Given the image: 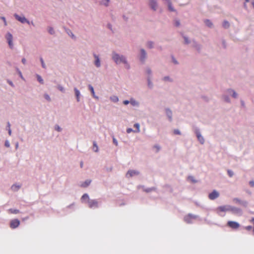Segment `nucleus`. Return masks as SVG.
Instances as JSON below:
<instances>
[{
  "mask_svg": "<svg viewBox=\"0 0 254 254\" xmlns=\"http://www.w3.org/2000/svg\"><path fill=\"white\" fill-rule=\"evenodd\" d=\"M162 80L164 81H169L170 82H173V79L171 78L169 76H165L162 78Z\"/></svg>",
  "mask_w": 254,
  "mask_h": 254,
  "instance_id": "36",
  "label": "nucleus"
},
{
  "mask_svg": "<svg viewBox=\"0 0 254 254\" xmlns=\"http://www.w3.org/2000/svg\"><path fill=\"white\" fill-rule=\"evenodd\" d=\"M167 4H168V8L170 11H172V12L176 11V9L173 7L171 1H168L167 2Z\"/></svg>",
  "mask_w": 254,
  "mask_h": 254,
  "instance_id": "30",
  "label": "nucleus"
},
{
  "mask_svg": "<svg viewBox=\"0 0 254 254\" xmlns=\"http://www.w3.org/2000/svg\"><path fill=\"white\" fill-rule=\"evenodd\" d=\"M57 88L62 92H63V93L65 92V89H64V87L63 86H62L61 85H60V84L58 85L57 86Z\"/></svg>",
  "mask_w": 254,
  "mask_h": 254,
  "instance_id": "47",
  "label": "nucleus"
},
{
  "mask_svg": "<svg viewBox=\"0 0 254 254\" xmlns=\"http://www.w3.org/2000/svg\"><path fill=\"white\" fill-rule=\"evenodd\" d=\"M219 196V193L216 190H213L209 193L208 197L211 200H214Z\"/></svg>",
  "mask_w": 254,
  "mask_h": 254,
  "instance_id": "15",
  "label": "nucleus"
},
{
  "mask_svg": "<svg viewBox=\"0 0 254 254\" xmlns=\"http://www.w3.org/2000/svg\"><path fill=\"white\" fill-rule=\"evenodd\" d=\"M74 91L77 102H80V97L81 96L80 91L76 87H74Z\"/></svg>",
  "mask_w": 254,
  "mask_h": 254,
  "instance_id": "21",
  "label": "nucleus"
},
{
  "mask_svg": "<svg viewBox=\"0 0 254 254\" xmlns=\"http://www.w3.org/2000/svg\"><path fill=\"white\" fill-rule=\"evenodd\" d=\"M110 99L112 102L114 103H117L119 101V98L117 96L115 95L111 96Z\"/></svg>",
  "mask_w": 254,
  "mask_h": 254,
  "instance_id": "40",
  "label": "nucleus"
},
{
  "mask_svg": "<svg viewBox=\"0 0 254 254\" xmlns=\"http://www.w3.org/2000/svg\"><path fill=\"white\" fill-rule=\"evenodd\" d=\"M222 26L225 29H228L230 27V23L227 20H224L222 23Z\"/></svg>",
  "mask_w": 254,
  "mask_h": 254,
  "instance_id": "34",
  "label": "nucleus"
},
{
  "mask_svg": "<svg viewBox=\"0 0 254 254\" xmlns=\"http://www.w3.org/2000/svg\"><path fill=\"white\" fill-rule=\"evenodd\" d=\"M134 132V130H133V129L132 128H127V133H130V132Z\"/></svg>",
  "mask_w": 254,
  "mask_h": 254,
  "instance_id": "58",
  "label": "nucleus"
},
{
  "mask_svg": "<svg viewBox=\"0 0 254 254\" xmlns=\"http://www.w3.org/2000/svg\"><path fill=\"white\" fill-rule=\"evenodd\" d=\"M0 18L1 19H2L3 20V21L4 22V25L5 26L7 25V23H6V21L5 18L4 17H3V16H0Z\"/></svg>",
  "mask_w": 254,
  "mask_h": 254,
  "instance_id": "59",
  "label": "nucleus"
},
{
  "mask_svg": "<svg viewBox=\"0 0 254 254\" xmlns=\"http://www.w3.org/2000/svg\"><path fill=\"white\" fill-rule=\"evenodd\" d=\"M173 132L175 134H177V135H181V131L178 129H175L174 130Z\"/></svg>",
  "mask_w": 254,
  "mask_h": 254,
  "instance_id": "52",
  "label": "nucleus"
},
{
  "mask_svg": "<svg viewBox=\"0 0 254 254\" xmlns=\"http://www.w3.org/2000/svg\"><path fill=\"white\" fill-rule=\"evenodd\" d=\"M89 197L87 193H84L83 194V195L81 196V200L82 202L84 201L85 200H87V201L89 200Z\"/></svg>",
  "mask_w": 254,
  "mask_h": 254,
  "instance_id": "33",
  "label": "nucleus"
},
{
  "mask_svg": "<svg viewBox=\"0 0 254 254\" xmlns=\"http://www.w3.org/2000/svg\"><path fill=\"white\" fill-rule=\"evenodd\" d=\"M151 79L152 78H150V77H146V79H147V86L150 89H152L153 88V84L152 82L151 81Z\"/></svg>",
  "mask_w": 254,
  "mask_h": 254,
  "instance_id": "23",
  "label": "nucleus"
},
{
  "mask_svg": "<svg viewBox=\"0 0 254 254\" xmlns=\"http://www.w3.org/2000/svg\"><path fill=\"white\" fill-rule=\"evenodd\" d=\"M181 34L182 37L183 38V39H184V41H185L184 44H185L188 45L190 43L191 41H190L187 36L184 35V34L182 33H181Z\"/></svg>",
  "mask_w": 254,
  "mask_h": 254,
  "instance_id": "26",
  "label": "nucleus"
},
{
  "mask_svg": "<svg viewBox=\"0 0 254 254\" xmlns=\"http://www.w3.org/2000/svg\"><path fill=\"white\" fill-rule=\"evenodd\" d=\"M7 212L11 214H18L20 212V211L17 209L10 208L7 210Z\"/></svg>",
  "mask_w": 254,
  "mask_h": 254,
  "instance_id": "28",
  "label": "nucleus"
},
{
  "mask_svg": "<svg viewBox=\"0 0 254 254\" xmlns=\"http://www.w3.org/2000/svg\"><path fill=\"white\" fill-rule=\"evenodd\" d=\"M40 61L42 67L44 69H46L47 66L44 63V60L42 58V57H40Z\"/></svg>",
  "mask_w": 254,
  "mask_h": 254,
  "instance_id": "45",
  "label": "nucleus"
},
{
  "mask_svg": "<svg viewBox=\"0 0 254 254\" xmlns=\"http://www.w3.org/2000/svg\"><path fill=\"white\" fill-rule=\"evenodd\" d=\"M113 143H114L116 146H118V141H117V140L115 138V137H114V136H113Z\"/></svg>",
  "mask_w": 254,
  "mask_h": 254,
  "instance_id": "55",
  "label": "nucleus"
},
{
  "mask_svg": "<svg viewBox=\"0 0 254 254\" xmlns=\"http://www.w3.org/2000/svg\"><path fill=\"white\" fill-rule=\"evenodd\" d=\"M20 222L18 219H14L10 221L9 227L11 229H15L20 225Z\"/></svg>",
  "mask_w": 254,
  "mask_h": 254,
  "instance_id": "11",
  "label": "nucleus"
},
{
  "mask_svg": "<svg viewBox=\"0 0 254 254\" xmlns=\"http://www.w3.org/2000/svg\"><path fill=\"white\" fill-rule=\"evenodd\" d=\"M189 179H190L191 181L193 183H196L197 182V181L195 180L192 176H189Z\"/></svg>",
  "mask_w": 254,
  "mask_h": 254,
  "instance_id": "56",
  "label": "nucleus"
},
{
  "mask_svg": "<svg viewBox=\"0 0 254 254\" xmlns=\"http://www.w3.org/2000/svg\"><path fill=\"white\" fill-rule=\"evenodd\" d=\"M227 225L229 227L234 230L237 229L240 226L238 222L233 221H228L227 222Z\"/></svg>",
  "mask_w": 254,
  "mask_h": 254,
  "instance_id": "12",
  "label": "nucleus"
},
{
  "mask_svg": "<svg viewBox=\"0 0 254 254\" xmlns=\"http://www.w3.org/2000/svg\"><path fill=\"white\" fill-rule=\"evenodd\" d=\"M36 78H37V81L41 84H43L44 83V80L43 79V78H42V77L38 74H36Z\"/></svg>",
  "mask_w": 254,
  "mask_h": 254,
  "instance_id": "35",
  "label": "nucleus"
},
{
  "mask_svg": "<svg viewBox=\"0 0 254 254\" xmlns=\"http://www.w3.org/2000/svg\"><path fill=\"white\" fill-rule=\"evenodd\" d=\"M226 93L229 95L232 96L234 98L238 97V94L232 89L229 88L226 90Z\"/></svg>",
  "mask_w": 254,
  "mask_h": 254,
  "instance_id": "18",
  "label": "nucleus"
},
{
  "mask_svg": "<svg viewBox=\"0 0 254 254\" xmlns=\"http://www.w3.org/2000/svg\"><path fill=\"white\" fill-rule=\"evenodd\" d=\"M146 46L147 48L152 49L154 47V42L152 41H148L146 42Z\"/></svg>",
  "mask_w": 254,
  "mask_h": 254,
  "instance_id": "25",
  "label": "nucleus"
},
{
  "mask_svg": "<svg viewBox=\"0 0 254 254\" xmlns=\"http://www.w3.org/2000/svg\"><path fill=\"white\" fill-rule=\"evenodd\" d=\"M231 213L235 215L239 216H242L243 214L241 208L232 206L231 208Z\"/></svg>",
  "mask_w": 254,
  "mask_h": 254,
  "instance_id": "9",
  "label": "nucleus"
},
{
  "mask_svg": "<svg viewBox=\"0 0 254 254\" xmlns=\"http://www.w3.org/2000/svg\"><path fill=\"white\" fill-rule=\"evenodd\" d=\"M165 110L166 115L168 119V120L170 122H172L173 120L172 111L170 110V109H169L168 108H165Z\"/></svg>",
  "mask_w": 254,
  "mask_h": 254,
  "instance_id": "17",
  "label": "nucleus"
},
{
  "mask_svg": "<svg viewBox=\"0 0 254 254\" xmlns=\"http://www.w3.org/2000/svg\"><path fill=\"white\" fill-rule=\"evenodd\" d=\"M15 18L20 22L22 24L27 23L28 25H30V21L28 20L25 16L23 15L20 16L17 13H14L13 15Z\"/></svg>",
  "mask_w": 254,
  "mask_h": 254,
  "instance_id": "5",
  "label": "nucleus"
},
{
  "mask_svg": "<svg viewBox=\"0 0 254 254\" xmlns=\"http://www.w3.org/2000/svg\"><path fill=\"white\" fill-rule=\"evenodd\" d=\"M91 183V180H86V181H85L84 182H83L81 184L80 186L82 188H87L88 186H89L90 185Z\"/></svg>",
  "mask_w": 254,
  "mask_h": 254,
  "instance_id": "24",
  "label": "nucleus"
},
{
  "mask_svg": "<svg viewBox=\"0 0 254 254\" xmlns=\"http://www.w3.org/2000/svg\"><path fill=\"white\" fill-rule=\"evenodd\" d=\"M109 2L110 0H101L100 4L104 5L105 6H108L109 5Z\"/></svg>",
  "mask_w": 254,
  "mask_h": 254,
  "instance_id": "42",
  "label": "nucleus"
},
{
  "mask_svg": "<svg viewBox=\"0 0 254 254\" xmlns=\"http://www.w3.org/2000/svg\"><path fill=\"white\" fill-rule=\"evenodd\" d=\"M16 71L17 72L19 77L22 79H24V77L22 75V72H21V71L19 70V69L18 68V67H16Z\"/></svg>",
  "mask_w": 254,
  "mask_h": 254,
  "instance_id": "49",
  "label": "nucleus"
},
{
  "mask_svg": "<svg viewBox=\"0 0 254 254\" xmlns=\"http://www.w3.org/2000/svg\"><path fill=\"white\" fill-rule=\"evenodd\" d=\"M146 73L148 75V76L147 77H150V78H152V70L150 67H146Z\"/></svg>",
  "mask_w": 254,
  "mask_h": 254,
  "instance_id": "32",
  "label": "nucleus"
},
{
  "mask_svg": "<svg viewBox=\"0 0 254 254\" xmlns=\"http://www.w3.org/2000/svg\"><path fill=\"white\" fill-rule=\"evenodd\" d=\"M55 129L58 132H61L62 130V128L58 125H55Z\"/></svg>",
  "mask_w": 254,
  "mask_h": 254,
  "instance_id": "50",
  "label": "nucleus"
},
{
  "mask_svg": "<svg viewBox=\"0 0 254 254\" xmlns=\"http://www.w3.org/2000/svg\"><path fill=\"white\" fill-rule=\"evenodd\" d=\"M222 97L225 102H226L227 103H230L231 100H230V98L229 97L228 95L224 94L222 96Z\"/></svg>",
  "mask_w": 254,
  "mask_h": 254,
  "instance_id": "39",
  "label": "nucleus"
},
{
  "mask_svg": "<svg viewBox=\"0 0 254 254\" xmlns=\"http://www.w3.org/2000/svg\"><path fill=\"white\" fill-rule=\"evenodd\" d=\"M227 173H228V175H229V176L230 177H232L234 175V172L233 171L231 170H227Z\"/></svg>",
  "mask_w": 254,
  "mask_h": 254,
  "instance_id": "51",
  "label": "nucleus"
},
{
  "mask_svg": "<svg viewBox=\"0 0 254 254\" xmlns=\"http://www.w3.org/2000/svg\"><path fill=\"white\" fill-rule=\"evenodd\" d=\"M233 201L235 204L240 205L245 208L248 207L249 202L247 200L241 199L238 197H235L233 199Z\"/></svg>",
  "mask_w": 254,
  "mask_h": 254,
  "instance_id": "4",
  "label": "nucleus"
},
{
  "mask_svg": "<svg viewBox=\"0 0 254 254\" xmlns=\"http://www.w3.org/2000/svg\"><path fill=\"white\" fill-rule=\"evenodd\" d=\"M48 31L51 35H54L55 34V30L52 27H48Z\"/></svg>",
  "mask_w": 254,
  "mask_h": 254,
  "instance_id": "44",
  "label": "nucleus"
},
{
  "mask_svg": "<svg viewBox=\"0 0 254 254\" xmlns=\"http://www.w3.org/2000/svg\"><path fill=\"white\" fill-rule=\"evenodd\" d=\"M204 23L209 28H212L213 26L212 22L209 19H205L204 20Z\"/></svg>",
  "mask_w": 254,
  "mask_h": 254,
  "instance_id": "29",
  "label": "nucleus"
},
{
  "mask_svg": "<svg viewBox=\"0 0 254 254\" xmlns=\"http://www.w3.org/2000/svg\"><path fill=\"white\" fill-rule=\"evenodd\" d=\"M197 215L189 213L188 215L185 216L184 221L188 224H191L192 223V220L197 218Z\"/></svg>",
  "mask_w": 254,
  "mask_h": 254,
  "instance_id": "10",
  "label": "nucleus"
},
{
  "mask_svg": "<svg viewBox=\"0 0 254 254\" xmlns=\"http://www.w3.org/2000/svg\"><path fill=\"white\" fill-rule=\"evenodd\" d=\"M193 130L195 134L196 135L198 141L201 144H203L204 143V139L201 135L199 128L197 127L193 126Z\"/></svg>",
  "mask_w": 254,
  "mask_h": 254,
  "instance_id": "2",
  "label": "nucleus"
},
{
  "mask_svg": "<svg viewBox=\"0 0 254 254\" xmlns=\"http://www.w3.org/2000/svg\"><path fill=\"white\" fill-rule=\"evenodd\" d=\"M147 58V53L144 49L140 50V54L139 59L142 63H144Z\"/></svg>",
  "mask_w": 254,
  "mask_h": 254,
  "instance_id": "13",
  "label": "nucleus"
},
{
  "mask_svg": "<svg viewBox=\"0 0 254 254\" xmlns=\"http://www.w3.org/2000/svg\"><path fill=\"white\" fill-rule=\"evenodd\" d=\"M93 149L94 152H98V147L96 141H93Z\"/></svg>",
  "mask_w": 254,
  "mask_h": 254,
  "instance_id": "41",
  "label": "nucleus"
},
{
  "mask_svg": "<svg viewBox=\"0 0 254 254\" xmlns=\"http://www.w3.org/2000/svg\"><path fill=\"white\" fill-rule=\"evenodd\" d=\"M7 129L8 130V133L9 135H11V130L10 129V124L9 122L7 123Z\"/></svg>",
  "mask_w": 254,
  "mask_h": 254,
  "instance_id": "46",
  "label": "nucleus"
},
{
  "mask_svg": "<svg viewBox=\"0 0 254 254\" xmlns=\"http://www.w3.org/2000/svg\"><path fill=\"white\" fill-rule=\"evenodd\" d=\"M21 187V185H18L17 184H14L11 186V189L13 191H17Z\"/></svg>",
  "mask_w": 254,
  "mask_h": 254,
  "instance_id": "22",
  "label": "nucleus"
},
{
  "mask_svg": "<svg viewBox=\"0 0 254 254\" xmlns=\"http://www.w3.org/2000/svg\"><path fill=\"white\" fill-rule=\"evenodd\" d=\"M112 58L117 64H120L121 63L127 64L126 57L124 55H121L114 51L112 52Z\"/></svg>",
  "mask_w": 254,
  "mask_h": 254,
  "instance_id": "1",
  "label": "nucleus"
},
{
  "mask_svg": "<svg viewBox=\"0 0 254 254\" xmlns=\"http://www.w3.org/2000/svg\"><path fill=\"white\" fill-rule=\"evenodd\" d=\"M173 23H174V26L177 27H179L180 26V25H181V23H180V20L177 19V18L174 19Z\"/></svg>",
  "mask_w": 254,
  "mask_h": 254,
  "instance_id": "37",
  "label": "nucleus"
},
{
  "mask_svg": "<svg viewBox=\"0 0 254 254\" xmlns=\"http://www.w3.org/2000/svg\"><path fill=\"white\" fill-rule=\"evenodd\" d=\"M4 146L6 147H9L10 143L8 140H6L4 142Z\"/></svg>",
  "mask_w": 254,
  "mask_h": 254,
  "instance_id": "57",
  "label": "nucleus"
},
{
  "mask_svg": "<svg viewBox=\"0 0 254 254\" xmlns=\"http://www.w3.org/2000/svg\"><path fill=\"white\" fill-rule=\"evenodd\" d=\"M44 97L45 99L46 100H47V101H51V98H50V96L48 94H45L44 95Z\"/></svg>",
  "mask_w": 254,
  "mask_h": 254,
  "instance_id": "53",
  "label": "nucleus"
},
{
  "mask_svg": "<svg viewBox=\"0 0 254 254\" xmlns=\"http://www.w3.org/2000/svg\"><path fill=\"white\" fill-rule=\"evenodd\" d=\"M232 206L230 205H225L218 206L216 208L217 213L221 216H223L224 215H221L220 214V212H226V211H231Z\"/></svg>",
  "mask_w": 254,
  "mask_h": 254,
  "instance_id": "3",
  "label": "nucleus"
},
{
  "mask_svg": "<svg viewBox=\"0 0 254 254\" xmlns=\"http://www.w3.org/2000/svg\"><path fill=\"white\" fill-rule=\"evenodd\" d=\"M192 43V47L194 48L198 53H201L202 50V46L198 43L195 39L191 40Z\"/></svg>",
  "mask_w": 254,
  "mask_h": 254,
  "instance_id": "7",
  "label": "nucleus"
},
{
  "mask_svg": "<svg viewBox=\"0 0 254 254\" xmlns=\"http://www.w3.org/2000/svg\"><path fill=\"white\" fill-rule=\"evenodd\" d=\"M107 27L108 29H109L113 33H114V31L112 29V25L111 23H109L107 24Z\"/></svg>",
  "mask_w": 254,
  "mask_h": 254,
  "instance_id": "54",
  "label": "nucleus"
},
{
  "mask_svg": "<svg viewBox=\"0 0 254 254\" xmlns=\"http://www.w3.org/2000/svg\"><path fill=\"white\" fill-rule=\"evenodd\" d=\"M139 174V172L137 170H129L127 174V177H132L134 176L138 175Z\"/></svg>",
  "mask_w": 254,
  "mask_h": 254,
  "instance_id": "16",
  "label": "nucleus"
},
{
  "mask_svg": "<svg viewBox=\"0 0 254 254\" xmlns=\"http://www.w3.org/2000/svg\"><path fill=\"white\" fill-rule=\"evenodd\" d=\"M93 56L95 58L94 64L97 67H99L101 66L100 60L98 56L95 54H93Z\"/></svg>",
  "mask_w": 254,
  "mask_h": 254,
  "instance_id": "19",
  "label": "nucleus"
},
{
  "mask_svg": "<svg viewBox=\"0 0 254 254\" xmlns=\"http://www.w3.org/2000/svg\"><path fill=\"white\" fill-rule=\"evenodd\" d=\"M88 88L89 90L91 92V93L93 97L96 99H99L98 96H97L95 95L93 87L91 84H89L88 85Z\"/></svg>",
  "mask_w": 254,
  "mask_h": 254,
  "instance_id": "20",
  "label": "nucleus"
},
{
  "mask_svg": "<svg viewBox=\"0 0 254 254\" xmlns=\"http://www.w3.org/2000/svg\"><path fill=\"white\" fill-rule=\"evenodd\" d=\"M156 190V188L155 187H151V188H148L144 189L143 190L146 192H150L152 191H154Z\"/></svg>",
  "mask_w": 254,
  "mask_h": 254,
  "instance_id": "38",
  "label": "nucleus"
},
{
  "mask_svg": "<svg viewBox=\"0 0 254 254\" xmlns=\"http://www.w3.org/2000/svg\"><path fill=\"white\" fill-rule=\"evenodd\" d=\"M154 147L157 149V151L160 149V147L159 145H155Z\"/></svg>",
  "mask_w": 254,
  "mask_h": 254,
  "instance_id": "64",
  "label": "nucleus"
},
{
  "mask_svg": "<svg viewBox=\"0 0 254 254\" xmlns=\"http://www.w3.org/2000/svg\"><path fill=\"white\" fill-rule=\"evenodd\" d=\"M134 127L136 128V129L134 130L135 133L139 132L140 131V129H139L140 125L138 123H135L134 125Z\"/></svg>",
  "mask_w": 254,
  "mask_h": 254,
  "instance_id": "43",
  "label": "nucleus"
},
{
  "mask_svg": "<svg viewBox=\"0 0 254 254\" xmlns=\"http://www.w3.org/2000/svg\"><path fill=\"white\" fill-rule=\"evenodd\" d=\"M171 59H172V62L175 64H179V62H178V61L175 59V58L174 57V56L173 55H171Z\"/></svg>",
  "mask_w": 254,
  "mask_h": 254,
  "instance_id": "48",
  "label": "nucleus"
},
{
  "mask_svg": "<svg viewBox=\"0 0 254 254\" xmlns=\"http://www.w3.org/2000/svg\"><path fill=\"white\" fill-rule=\"evenodd\" d=\"M66 33L71 37L72 39L75 40L76 36L73 34V33L71 32V31L69 29H67L66 30Z\"/></svg>",
  "mask_w": 254,
  "mask_h": 254,
  "instance_id": "31",
  "label": "nucleus"
},
{
  "mask_svg": "<svg viewBox=\"0 0 254 254\" xmlns=\"http://www.w3.org/2000/svg\"><path fill=\"white\" fill-rule=\"evenodd\" d=\"M130 103L133 106H139V102L136 101L134 98H131L130 99Z\"/></svg>",
  "mask_w": 254,
  "mask_h": 254,
  "instance_id": "27",
  "label": "nucleus"
},
{
  "mask_svg": "<svg viewBox=\"0 0 254 254\" xmlns=\"http://www.w3.org/2000/svg\"><path fill=\"white\" fill-rule=\"evenodd\" d=\"M129 103H130V101L126 100L123 101V104L125 105H128Z\"/></svg>",
  "mask_w": 254,
  "mask_h": 254,
  "instance_id": "62",
  "label": "nucleus"
},
{
  "mask_svg": "<svg viewBox=\"0 0 254 254\" xmlns=\"http://www.w3.org/2000/svg\"><path fill=\"white\" fill-rule=\"evenodd\" d=\"M249 184L252 187H254V181L252 180V181H250Z\"/></svg>",
  "mask_w": 254,
  "mask_h": 254,
  "instance_id": "63",
  "label": "nucleus"
},
{
  "mask_svg": "<svg viewBox=\"0 0 254 254\" xmlns=\"http://www.w3.org/2000/svg\"><path fill=\"white\" fill-rule=\"evenodd\" d=\"M88 204L90 208H97L99 206V202L96 199H89Z\"/></svg>",
  "mask_w": 254,
  "mask_h": 254,
  "instance_id": "8",
  "label": "nucleus"
},
{
  "mask_svg": "<svg viewBox=\"0 0 254 254\" xmlns=\"http://www.w3.org/2000/svg\"><path fill=\"white\" fill-rule=\"evenodd\" d=\"M5 38L6 39V41L8 43L9 47L12 49L13 48V36L9 32H7L5 36Z\"/></svg>",
  "mask_w": 254,
  "mask_h": 254,
  "instance_id": "6",
  "label": "nucleus"
},
{
  "mask_svg": "<svg viewBox=\"0 0 254 254\" xmlns=\"http://www.w3.org/2000/svg\"><path fill=\"white\" fill-rule=\"evenodd\" d=\"M253 227L252 226H248L245 227V229L248 231H250L252 229Z\"/></svg>",
  "mask_w": 254,
  "mask_h": 254,
  "instance_id": "61",
  "label": "nucleus"
},
{
  "mask_svg": "<svg viewBox=\"0 0 254 254\" xmlns=\"http://www.w3.org/2000/svg\"><path fill=\"white\" fill-rule=\"evenodd\" d=\"M7 82L9 84V85H10L11 87H14V85L13 83V82L10 80H7Z\"/></svg>",
  "mask_w": 254,
  "mask_h": 254,
  "instance_id": "60",
  "label": "nucleus"
},
{
  "mask_svg": "<svg viewBox=\"0 0 254 254\" xmlns=\"http://www.w3.org/2000/svg\"><path fill=\"white\" fill-rule=\"evenodd\" d=\"M148 5L153 11H155L158 7V3L156 0H149Z\"/></svg>",
  "mask_w": 254,
  "mask_h": 254,
  "instance_id": "14",
  "label": "nucleus"
}]
</instances>
